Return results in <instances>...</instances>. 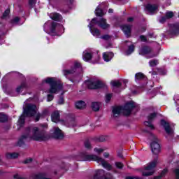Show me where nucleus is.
<instances>
[{
	"instance_id": "f8f14e48",
	"label": "nucleus",
	"mask_w": 179,
	"mask_h": 179,
	"mask_svg": "<svg viewBox=\"0 0 179 179\" xmlns=\"http://www.w3.org/2000/svg\"><path fill=\"white\" fill-rule=\"evenodd\" d=\"M85 85L88 89H100V87H103V83L99 80L86 81Z\"/></svg>"
},
{
	"instance_id": "58836bf2",
	"label": "nucleus",
	"mask_w": 179,
	"mask_h": 179,
	"mask_svg": "<svg viewBox=\"0 0 179 179\" xmlns=\"http://www.w3.org/2000/svg\"><path fill=\"white\" fill-rule=\"evenodd\" d=\"M166 173H167V170L164 169V170L162 172V173H161L160 176L155 177L154 179H160V178H161V177H163V176L166 174Z\"/></svg>"
},
{
	"instance_id": "bf43d9fd",
	"label": "nucleus",
	"mask_w": 179,
	"mask_h": 179,
	"mask_svg": "<svg viewBox=\"0 0 179 179\" xmlns=\"http://www.w3.org/2000/svg\"><path fill=\"white\" fill-rule=\"evenodd\" d=\"M14 178H17V176H14Z\"/></svg>"
},
{
	"instance_id": "f704fd0d",
	"label": "nucleus",
	"mask_w": 179,
	"mask_h": 179,
	"mask_svg": "<svg viewBox=\"0 0 179 179\" xmlns=\"http://www.w3.org/2000/svg\"><path fill=\"white\" fill-rule=\"evenodd\" d=\"M20 20V18L19 17H15L11 20L12 24H19V21Z\"/></svg>"
},
{
	"instance_id": "f03ea898",
	"label": "nucleus",
	"mask_w": 179,
	"mask_h": 179,
	"mask_svg": "<svg viewBox=\"0 0 179 179\" xmlns=\"http://www.w3.org/2000/svg\"><path fill=\"white\" fill-rule=\"evenodd\" d=\"M45 133L36 126H31L27 128L25 134L22 135L19 141V146H22L26 141H45Z\"/></svg>"
},
{
	"instance_id": "412c9836",
	"label": "nucleus",
	"mask_w": 179,
	"mask_h": 179,
	"mask_svg": "<svg viewBox=\"0 0 179 179\" xmlns=\"http://www.w3.org/2000/svg\"><path fill=\"white\" fill-rule=\"evenodd\" d=\"M114 57V53L113 52H103V61H105L106 62H110V61H111V59H113V57Z\"/></svg>"
},
{
	"instance_id": "3c124183",
	"label": "nucleus",
	"mask_w": 179,
	"mask_h": 179,
	"mask_svg": "<svg viewBox=\"0 0 179 179\" xmlns=\"http://www.w3.org/2000/svg\"><path fill=\"white\" fill-rule=\"evenodd\" d=\"M48 114H49L48 110L45 109L43 111V115H48Z\"/></svg>"
},
{
	"instance_id": "72a5a7b5",
	"label": "nucleus",
	"mask_w": 179,
	"mask_h": 179,
	"mask_svg": "<svg viewBox=\"0 0 179 179\" xmlns=\"http://www.w3.org/2000/svg\"><path fill=\"white\" fill-rule=\"evenodd\" d=\"M159 64V61L153 59L149 62L150 66H156Z\"/></svg>"
},
{
	"instance_id": "0eeeda50",
	"label": "nucleus",
	"mask_w": 179,
	"mask_h": 179,
	"mask_svg": "<svg viewBox=\"0 0 179 179\" xmlns=\"http://www.w3.org/2000/svg\"><path fill=\"white\" fill-rule=\"evenodd\" d=\"M44 30L48 32L50 30V33H60L62 34L65 31V28L62 24H59L57 22L48 21L44 24Z\"/></svg>"
},
{
	"instance_id": "603ef678",
	"label": "nucleus",
	"mask_w": 179,
	"mask_h": 179,
	"mask_svg": "<svg viewBox=\"0 0 179 179\" xmlns=\"http://www.w3.org/2000/svg\"><path fill=\"white\" fill-rule=\"evenodd\" d=\"M105 179H113V175L109 174V178L108 176H105Z\"/></svg>"
},
{
	"instance_id": "79ce46f5",
	"label": "nucleus",
	"mask_w": 179,
	"mask_h": 179,
	"mask_svg": "<svg viewBox=\"0 0 179 179\" xmlns=\"http://www.w3.org/2000/svg\"><path fill=\"white\" fill-rule=\"evenodd\" d=\"M53 99H54V95L52 94L48 95V101H52Z\"/></svg>"
},
{
	"instance_id": "7ed1b4c3",
	"label": "nucleus",
	"mask_w": 179,
	"mask_h": 179,
	"mask_svg": "<svg viewBox=\"0 0 179 179\" xmlns=\"http://www.w3.org/2000/svg\"><path fill=\"white\" fill-rule=\"evenodd\" d=\"M96 24H98L101 29H106L110 28V24L107 23V20L101 18L97 21V18H93L89 24L88 27L90 30V33L94 37H96V38L100 37V30L97 29V28H94Z\"/></svg>"
},
{
	"instance_id": "13d9d810",
	"label": "nucleus",
	"mask_w": 179,
	"mask_h": 179,
	"mask_svg": "<svg viewBox=\"0 0 179 179\" xmlns=\"http://www.w3.org/2000/svg\"><path fill=\"white\" fill-rule=\"evenodd\" d=\"M152 75H156V73L155 71L152 72Z\"/></svg>"
},
{
	"instance_id": "09e8293b",
	"label": "nucleus",
	"mask_w": 179,
	"mask_h": 179,
	"mask_svg": "<svg viewBox=\"0 0 179 179\" xmlns=\"http://www.w3.org/2000/svg\"><path fill=\"white\" fill-rule=\"evenodd\" d=\"M174 100H175V103H176V104H178V96H174Z\"/></svg>"
},
{
	"instance_id": "e433bc0d",
	"label": "nucleus",
	"mask_w": 179,
	"mask_h": 179,
	"mask_svg": "<svg viewBox=\"0 0 179 179\" xmlns=\"http://www.w3.org/2000/svg\"><path fill=\"white\" fill-rule=\"evenodd\" d=\"M136 80H139V79H143V73H137L135 76Z\"/></svg>"
},
{
	"instance_id": "1a4fd4ad",
	"label": "nucleus",
	"mask_w": 179,
	"mask_h": 179,
	"mask_svg": "<svg viewBox=\"0 0 179 179\" xmlns=\"http://www.w3.org/2000/svg\"><path fill=\"white\" fill-rule=\"evenodd\" d=\"M157 164V159H154L152 162L148 164L143 171V176L146 177L152 176L155 173V168L156 167Z\"/></svg>"
},
{
	"instance_id": "2f4dec72",
	"label": "nucleus",
	"mask_w": 179,
	"mask_h": 179,
	"mask_svg": "<svg viewBox=\"0 0 179 179\" xmlns=\"http://www.w3.org/2000/svg\"><path fill=\"white\" fill-rule=\"evenodd\" d=\"M106 150V148H95L94 149V151L95 153H97L98 155H100V153H103Z\"/></svg>"
},
{
	"instance_id": "6e6d98bb",
	"label": "nucleus",
	"mask_w": 179,
	"mask_h": 179,
	"mask_svg": "<svg viewBox=\"0 0 179 179\" xmlns=\"http://www.w3.org/2000/svg\"><path fill=\"white\" fill-rule=\"evenodd\" d=\"M168 5H171V1H168Z\"/></svg>"
},
{
	"instance_id": "20e7f679",
	"label": "nucleus",
	"mask_w": 179,
	"mask_h": 179,
	"mask_svg": "<svg viewBox=\"0 0 179 179\" xmlns=\"http://www.w3.org/2000/svg\"><path fill=\"white\" fill-rule=\"evenodd\" d=\"M83 161L84 162H96L98 164H101L103 169L108 171L113 170V166L110 163L107 162L103 157L96 155H83Z\"/></svg>"
},
{
	"instance_id": "6ab92c4d",
	"label": "nucleus",
	"mask_w": 179,
	"mask_h": 179,
	"mask_svg": "<svg viewBox=\"0 0 179 179\" xmlns=\"http://www.w3.org/2000/svg\"><path fill=\"white\" fill-rule=\"evenodd\" d=\"M174 13L173 11H166L165 14V17H162L159 19L160 23H164L167 20V19H171V17H173Z\"/></svg>"
},
{
	"instance_id": "9b49d317",
	"label": "nucleus",
	"mask_w": 179,
	"mask_h": 179,
	"mask_svg": "<svg viewBox=\"0 0 179 179\" xmlns=\"http://www.w3.org/2000/svg\"><path fill=\"white\" fill-rule=\"evenodd\" d=\"M151 139L153 140L150 144L152 152L154 155H159V153H160V144L157 142L156 136L151 134Z\"/></svg>"
},
{
	"instance_id": "bb28decb",
	"label": "nucleus",
	"mask_w": 179,
	"mask_h": 179,
	"mask_svg": "<svg viewBox=\"0 0 179 179\" xmlns=\"http://www.w3.org/2000/svg\"><path fill=\"white\" fill-rule=\"evenodd\" d=\"M6 159H17L19 157V154L16 152H7L6 154Z\"/></svg>"
},
{
	"instance_id": "ddd939ff",
	"label": "nucleus",
	"mask_w": 179,
	"mask_h": 179,
	"mask_svg": "<svg viewBox=\"0 0 179 179\" xmlns=\"http://www.w3.org/2000/svg\"><path fill=\"white\" fill-rule=\"evenodd\" d=\"M139 54L140 55H148L147 58H154V57L157 55L152 53V49L149 47H144L141 48L139 51Z\"/></svg>"
},
{
	"instance_id": "de8ad7c7",
	"label": "nucleus",
	"mask_w": 179,
	"mask_h": 179,
	"mask_svg": "<svg viewBox=\"0 0 179 179\" xmlns=\"http://www.w3.org/2000/svg\"><path fill=\"white\" fill-rule=\"evenodd\" d=\"M140 39L141 40V41H146L147 40L146 36H141Z\"/></svg>"
},
{
	"instance_id": "4be33fe9",
	"label": "nucleus",
	"mask_w": 179,
	"mask_h": 179,
	"mask_svg": "<svg viewBox=\"0 0 179 179\" xmlns=\"http://www.w3.org/2000/svg\"><path fill=\"white\" fill-rule=\"evenodd\" d=\"M50 19L55 20L56 22H61L62 20V16L57 13H52L50 15Z\"/></svg>"
},
{
	"instance_id": "393cba45",
	"label": "nucleus",
	"mask_w": 179,
	"mask_h": 179,
	"mask_svg": "<svg viewBox=\"0 0 179 179\" xmlns=\"http://www.w3.org/2000/svg\"><path fill=\"white\" fill-rule=\"evenodd\" d=\"M52 121L53 122H58L59 121V112L55 111L51 115Z\"/></svg>"
},
{
	"instance_id": "4d7b16f0",
	"label": "nucleus",
	"mask_w": 179,
	"mask_h": 179,
	"mask_svg": "<svg viewBox=\"0 0 179 179\" xmlns=\"http://www.w3.org/2000/svg\"><path fill=\"white\" fill-rule=\"evenodd\" d=\"M145 30H146V28H143V29L141 30V31H145Z\"/></svg>"
},
{
	"instance_id": "a19ab883",
	"label": "nucleus",
	"mask_w": 179,
	"mask_h": 179,
	"mask_svg": "<svg viewBox=\"0 0 179 179\" xmlns=\"http://www.w3.org/2000/svg\"><path fill=\"white\" fill-rule=\"evenodd\" d=\"M103 40H110L111 38V36L110 35H104L101 37Z\"/></svg>"
},
{
	"instance_id": "5701e85b",
	"label": "nucleus",
	"mask_w": 179,
	"mask_h": 179,
	"mask_svg": "<svg viewBox=\"0 0 179 179\" xmlns=\"http://www.w3.org/2000/svg\"><path fill=\"white\" fill-rule=\"evenodd\" d=\"M100 8H103V4H101L96 8L95 14L96 16H104V15H106V12H104V10H103Z\"/></svg>"
},
{
	"instance_id": "39448f33",
	"label": "nucleus",
	"mask_w": 179,
	"mask_h": 179,
	"mask_svg": "<svg viewBox=\"0 0 179 179\" xmlns=\"http://www.w3.org/2000/svg\"><path fill=\"white\" fill-rule=\"evenodd\" d=\"M42 83H47L50 85V88L48 90V93L57 94L58 92L62 90V84L54 77H48L43 80Z\"/></svg>"
},
{
	"instance_id": "5fc2aeb1",
	"label": "nucleus",
	"mask_w": 179,
	"mask_h": 179,
	"mask_svg": "<svg viewBox=\"0 0 179 179\" xmlns=\"http://www.w3.org/2000/svg\"><path fill=\"white\" fill-rule=\"evenodd\" d=\"M113 12H114V10L111 8H110L109 10H108L109 13H113Z\"/></svg>"
},
{
	"instance_id": "b1692460",
	"label": "nucleus",
	"mask_w": 179,
	"mask_h": 179,
	"mask_svg": "<svg viewBox=\"0 0 179 179\" xmlns=\"http://www.w3.org/2000/svg\"><path fill=\"white\" fill-rule=\"evenodd\" d=\"M127 45L129 46V49L127 51H126L124 52L125 55H131V54H132V52L134 51L135 47L134 46V45L131 44V42L129 41H126Z\"/></svg>"
},
{
	"instance_id": "c756f323",
	"label": "nucleus",
	"mask_w": 179,
	"mask_h": 179,
	"mask_svg": "<svg viewBox=\"0 0 179 179\" xmlns=\"http://www.w3.org/2000/svg\"><path fill=\"white\" fill-rule=\"evenodd\" d=\"M8 121V116L3 113H0V122H5Z\"/></svg>"
},
{
	"instance_id": "473e14b6",
	"label": "nucleus",
	"mask_w": 179,
	"mask_h": 179,
	"mask_svg": "<svg viewBox=\"0 0 179 179\" xmlns=\"http://www.w3.org/2000/svg\"><path fill=\"white\" fill-rule=\"evenodd\" d=\"M10 13V10L9 9H7L5 10V12L3 14V19H8L9 17V14Z\"/></svg>"
},
{
	"instance_id": "c03bdc74",
	"label": "nucleus",
	"mask_w": 179,
	"mask_h": 179,
	"mask_svg": "<svg viewBox=\"0 0 179 179\" xmlns=\"http://www.w3.org/2000/svg\"><path fill=\"white\" fill-rule=\"evenodd\" d=\"M175 175L176 176V178H179V169H176L174 170Z\"/></svg>"
},
{
	"instance_id": "4468645a",
	"label": "nucleus",
	"mask_w": 179,
	"mask_h": 179,
	"mask_svg": "<svg viewBox=\"0 0 179 179\" xmlns=\"http://www.w3.org/2000/svg\"><path fill=\"white\" fill-rule=\"evenodd\" d=\"M51 135L52 138H55V139H63L64 138V133H62V131L59 129L58 127H54L51 130Z\"/></svg>"
},
{
	"instance_id": "8fccbe9b",
	"label": "nucleus",
	"mask_w": 179,
	"mask_h": 179,
	"mask_svg": "<svg viewBox=\"0 0 179 179\" xmlns=\"http://www.w3.org/2000/svg\"><path fill=\"white\" fill-rule=\"evenodd\" d=\"M59 104H64V98H60L59 100Z\"/></svg>"
},
{
	"instance_id": "4c0bfd02",
	"label": "nucleus",
	"mask_w": 179,
	"mask_h": 179,
	"mask_svg": "<svg viewBox=\"0 0 179 179\" xmlns=\"http://www.w3.org/2000/svg\"><path fill=\"white\" fill-rule=\"evenodd\" d=\"M111 94H107L105 96V101L106 103H108L110 100H111Z\"/></svg>"
},
{
	"instance_id": "9d476101",
	"label": "nucleus",
	"mask_w": 179,
	"mask_h": 179,
	"mask_svg": "<svg viewBox=\"0 0 179 179\" xmlns=\"http://www.w3.org/2000/svg\"><path fill=\"white\" fill-rule=\"evenodd\" d=\"M82 71V64L79 62H75L74 67L71 70L64 69L63 70V75L66 78H69L71 75H73L76 71Z\"/></svg>"
},
{
	"instance_id": "052dcab7",
	"label": "nucleus",
	"mask_w": 179,
	"mask_h": 179,
	"mask_svg": "<svg viewBox=\"0 0 179 179\" xmlns=\"http://www.w3.org/2000/svg\"><path fill=\"white\" fill-rule=\"evenodd\" d=\"M0 163H1V159H0Z\"/></svg>"
},
{
	"instance_id": "49530a36",
	"label": "nucleus",
	"mask_w": 179,
	"mask_h": 179,
	"mask_svg": "<svg viewBox=\"0 0 179 179\" xmlns=\"http://www.w3.org/2000/svg\"><path fill=\"white\" fill-rule=\"evenodd\" d=\"M31 160H32V159H31V158H29V159L24 160V163L25 164H27L28 163H31Z\"/></svg>"
},
{
	"instance_id": "ea45409f",
	"label": "nucleus",
	"mask_w": 179,
	"mask_h": 179,
	"mask_svg": "<svg viewBox=\"0 0 179 179\" xmlns=\"http://www.w3.org/2000/svg\"><path fill=\"white\" fill-rule=\"evenodd\" d=\"M115 166L117 168V169H122L124 167V165L122 164V163L121 162H115Z\"/></svg>"
},
{
	"instance_id": "f257e3e1",
	"label": "nucleus",
	"mask_w": 179,
	"mask_h": 179,
	"mask_svg": "<svg viewBox=\"0 0 179 179\" xmlns=\"http://www.w3.org/2000/svg\"><path fill=\"white\" fill-rule=\"evenodd\" d=\"M30 99H27L24 102V105L23 107V114L20 117L17 125V129H20L24 125V120L26 117H34L35 116V121H39L40 118L41 117V114L38 113V108L35 104L33 103H28L30 101Z\"/></svg>"
},
{
	"instance_id": "a18cd8bd",
	"label": "nucleus",
	"mask_w": 179,
	"mask_h": 179,
	"mask_svg": "<svg viewBox=\"0 0 179 179\" xmlns=\"http://www.w3.org/2000/svg\"><path fill=\"white\" fill-rule=\"evenodd\" d=\"M103 157H104L105 159H108V157H110V153H108V152H104V153H103Z\"/></svg>"
},
{
	"instance_id": "dca6fc26",
	"label": "nucleus",
	"mask_w": 179,
	"mask_h": 179,
	"mask_svg": "<svg viewBox=\"0 0 179 179\" xmlns=\"http://www.w3.org/2000/svg\"><path fill=\"white\" fill-rule=\"evenodd\" d=\"M169 34L171 36H178L179 34V24H169Z\"/></svg>"
},
{
	"instance_id": "423d86ee",
	"label": "nucleus",
	"mask_w": 179,
	"mask_h": 179,
	"mask_svg": "<svg viewBox=\"0 0 179 179\" xmlns=\"http://www.w3.org/2000/svg\"><path fill=\"white\" fill-rule=\"evenodd\" d=\"M135 108V103L134 101L128 102L124 107L122 106H115L113 108L112 113L113 117H118L121 113L124 115H129L132 111V108Z\"/></svg>"
},
{
	"instance_id": "f3484780",
	"label": "nucleus",
	"mask_w": 179,
	"mask_h": 179,
	"mask_svg": "<svg viewBox=\"0 0 179 179\" xmlns=\"http://www.w3.org/2000/svg\"><path fill=\"white\" fill-rule=\"evenodd\" d=\"M145 10L149 15H153L159 10L157 5L148 3L145 6Z\"/></svg>"
},
{
	"instance_id": "7c9ffc66",
	"label": "nucleus",
	"mask_w": 179,
	"mask_h": 179,
	"mask_svg": "<svg viewBox=\"0 0 179 179\" xmlns=\"http://www.w3.org/2000/svg\"><path fill=\"white\" fill-rule=\"evenodd\" d=\"M110 85L113 87H120L121 83L120 81H111Z\"/></svg>"
},
{
	"instance_id": "c85d7f7f",
	"label": "nucleus",
	"mask_w": 179,
	"mask_h": 179,
	"mask_svg": "<svg viewBox=\"0 0 179 179\" xmlns=\"http://www.w3.org/2000/svg\"><path fill=\"white\" fill-rule=\"evenodd\" d=\"M24 89H26V84H25V83H22L20 85V86H19L16 88V92L17 93H20V92H23V90H24Z\"/></svg>"
},
{
	"instance_id": "c9c22d12",
	"label": "nucleus",
	"mask_w": 179,
	"mask_h": 179,
	"mask_svg": "<svg viewBox=\"0 0 179 179\" xmlns=\"http://www.w3.org/2000/svg\"><path fill=\"white\" fill-rule=\"evenodd\" d=\"M36 2L37 1L36 0H29V5L30 8H34V6H36Z\"/></svg>"
},
{
	"instance_id": "a878e982",
	"label": "nucleus",
	"mask_w": 179,
	"mask_h": 179,
	"mask_svg": "<svg viewBox=\"0 0 179 179\" xmlns=\"http://www.w3.org/2000/svg\"><path fill=\"white\" fill-rule=\"evenodd\" d=\"M76 107L78 110H83V108H85L86 107V103L83 101H80L76 103Z\"/></svg>"
},
{
	"instance_id": "37998d69",
	"label": "nucleus",
	"mask_w": 179,
	"mask_h": 179,
	"mask_svg": "<svg viewBox=\"0 0 179 179\" xmlns=\"http://www.w3.org/2000/svg\"><path fill=\"white\" fill-rule=\"evenodd\" d=\"M85 146L87 149H90V148H91L90 143L89 141L85 142Z\"/></svg>"
},
{
	"instance_id": "a211bd4d",
	"label": "nucleus",
	"mask_w": 179,
	"mask_h": 179,
	"mask_svg": "<svg viewBox=\"0 0 179 179\" xmlns=\"http://www.w3.org/2000/svg\"><path fill=\"white\" fill-rule=\"evenodd\" d=\"M148 121L145 122V125L146 127H149L151 129H155V127L152 124V121H153L154 118H156V113H152L150 115H148Z\"/></svg>"
},
{
	"instance_id": "cd10ccee",
	"label": "nucleus",
	"mask_w": 179,
	"mask_h": 179,
	"mask_svg": "<svg viewBox=\"0 0 179 179\" xmlns=\"http://www.w3.org/2000/svg\"><path fill=\"white\" fill-rule=\"evenodd\" d=\"M100 106H101L100 102H94L92 103V107L94 111H99L100 110Z\"/></svg>"
},
{
	"instance_id": "6e6552de",
	"label": "nucleus",
	"mask_w": 179,
	"mask_h": 179,
	"mask_svg": "<svg viewBox=\"0 0 179 179\" xmlns=\"http://www.w3.org/2000/svg\"><path fill=\"white\" fill-rule=\"evenodd\" d=\"M83 59L85 62H90L92 61V64H97L100 60V57L99 55H94L90 50H85L83 53Z\"/></svg>"
},
{
	"instance_id": "2eb2a0df",
	"label": "nucleus",
	"mask_w": 179,
	"mask_h": 179,
	"mask_svg": "<svg viewBox=\"0 0 179 179\" xmlns=\"http://www.w3.org/2000/svg\"><path fill=\"white\" fill-rule=\"evenodd\" d=\"M161 125L164 127L167 135H169V136H173L174 131L173 130V128H171L170 123L162 120H161Z\"/></svg>"
},
{
	"instance_id": "864d4df0",
	"label": "nucleus",
	"mask_w": 179,
	"mask_h": 179,
	"mask_svg": "<svg viewBox=\"0 0 179 179\" xmlns=\"http://www.w3.org/2000/svg\"><path fill=\"white\" fill-rule=\"evenodd\" d=\"M134 20V17H129L128 19H127V21L128 22H132Z\"/></svg>"
},
{
	"instance_id": "aec40b11",
	"label": "nucleus",
	"mask_w": 179,
	"mask_h": 179,
	"mask_svg": "<svg viewBox=\"0 0 179 179\" xmlns=\"http://www.w3.org/2000/svg\"><path fill=\"white\" fill-rule=\"evenodd\" d=\"M122 30L124 33L125 36H127V37H129V36H131L132 26L124 24V25L122 26Z\"/></svg>"
}]
</instances>
